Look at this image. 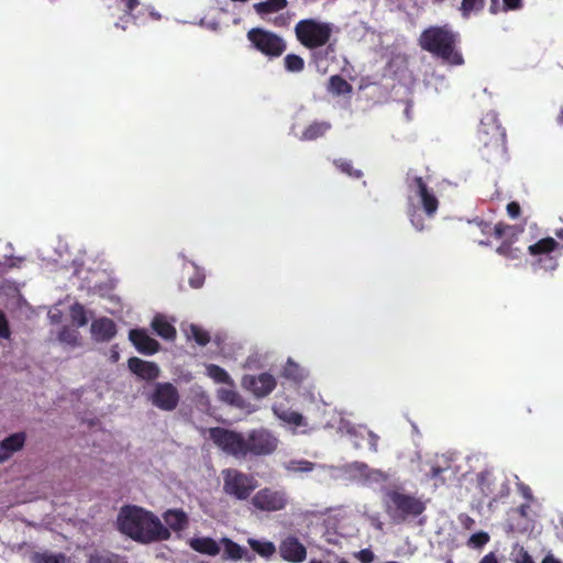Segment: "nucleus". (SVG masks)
<instances>
[{
    "instance_id": "nucleus-1",
    "label": "nucleus",
    "mask_w": 563,
    "mask_h": 563,
    "mask_svg": "<svg viewBox=\"0 0 563 563\" xmlns=\"http://www.w3.org/2000/svg\"><path fill=\"white\" fill-rule=\"evenodd\" d=\"M209 439L223 453L236 460L271 455L279 444L278 438L265 428L253 429L245 437L235 430L213 427L209 429Z\"/></svg>"
},
{
    "instance_id": "nucleus-2",
    "label": "nucleus",
    "mask_w": 563,
    "mask_h": 563,
    "mask_svg": "<svg viewBox=\"0 0 563 563\" xmlns=\"http://www.w3.org/2000/svg\"><path fill=\"white\" fill-rule=\"evenodd\" d=\"M119 530L140 543L165 541L170 538V531L151 511L137 506H125L118 516Z\"/></svg>"
},
{
    "instance_id": "nucleus-3",
    "label": "nucleus",
    "mask_w": 563,
    "mask_h": 563,
    "mask_svg": "<svg viewBox=\"0 0 563 563\" xmlns=\"http://www.w3.org/2000/svg\"><path fill=\"white\" fill-rule=\"evenodd\" d=\"M459 43V33L448 25L430 26L421 33L419 38V45L423 51L452 66L464 64L463 55L457 48Z\"/></svg>"
},
{
    "instance_id": "nucleus-4",
    "label": "nucleus",
    "mask_w": 563,
    "mask_h": 563,
    "mask_svg": "<svg viewBox=\"0 0 563 563\" xmlns=\"http://www.w3.org/2000/svg\"><path fill=\"white\" fill-rule=\"evenodd\" d=\"M477 143L482 157L487 162L501 159L506 155V132L493 118L481 121Z\"/></svg>"
},
{
    "instance_id": "nucleus-5",
    "label": "nucleus",
    "mask_w": 563,
    "mask_h": 563,
    "mask_svg": "<svg viewBox=\"0 0 563 563\" xmlns=\"http://www.w3.org/2000/svg\"><path fill=\"white\" fill-rule=\"evenodd\" d=\"M384 503L386 514L394 523H402L409 517H418L426 510L421 499L396 489L385 494Z\"/></svg>"
},
{
    "instance_id": "nucleus-6",
    "label": "nucleus",
    "mask_w": 563,
    "mask_h": 563,
    "mask_svg": "<svg viewBox=\"0 0 563 563\" xmlns=\"http://www.w3.org/2000/svg\"><path fill=\"white\" fill-rule=\"evenodd\" d=\"M297 41L308 49L327 45L332 36L333 25L317 19H302L295 25Z\"/></svg>"
},
{
    "instance_id": "nucleus-7",
    "label": "nucleus",
    "mask_w": 563,
    "mask_h": 563,
    "mask_svg": "<svg viewBox=\"0 0 563 563\" xmlns=\"http://www.w3.org/2000/svg\"><path fill=\"white\" fill-rule=\"evenodd\" d=\"M223 492L238 500H246L257 487V481L253 475L243 473L236 468H225L221 472Z\"/></svg>"
},
{
    "instance_id": "nucleus-8",
    "label": "nucleus",
    "mask_w": 563,
    "mask_h": 563,
    "mask_svg": "<svg viewBox=\"0 0 563 563\" xmlns=\"http://www.w3.org/2000/svg\"><path fill=\"white\" fill-rule=\"evenodd\" d=\"M247 40L255 49L269 58L282 56L287 48V44L282 36L261 27L251 29L247 32Z\"/></svg>"
},
{
    "instance_id": "nucleus-9",
    "label": "nucleus",
    "mask_w": 563,
    "mask_h": 563,
    "mask_svg": "<svg viewBox=\"0 0 563 563\" xmlns=\"http://www.w3.org/2000/svg\"><path fill=\"white\" fill-rule=\"evenodd\" d=\"M288 503L289 497L285 489H275L272 487H264L257 490L251 499V504L255 509L265 512L284 510Z\"/></svg>"
},
{
    "instance_id": "nucleus-10",
    "label": "nucleus",
    "mask_w": 563,
    "mask_h": 563,
    "mask_svg": "<svg viewBox=\"0 0 563 563\" xmlns=\"http://www.w3.org/2000/svg\"><path fill=\"white\" fill-rule=\"evenodd\" d=\"M178 389L172 383H156L150 397L156 408L164 411H173L179 404Z\"/></svg>"
},
{
    "instance_id": "nucleus-11",
    "label": "nucleus",
    "mask_w": 563,
    "mask_h": 563,
    "mask_svg": "<svg viewBox=\"0 0 563 563\" xmlns=\"http://www.w3.org/2000/svg\"><path fill=\"white\" fill-rule=\"evenodd\" d=\"M278 551L280 558L289 563H302L307 558V548L292 534L282 539Z\"/></svg>"
},
{
    "instance_id": "nucleus-12",
    "label": "nucleus",
    "mask_w": 563,
    "mask_h": 563,
    "mask_svg": "<svg viewBox=\"0 0 563 563\" xmlns=\"http://www.w3.org/2000/svg\"><path fill=\"white\" fill-rule=\"evenodd\" d=\"M244 388L249 389L255 397L263 398L269 395L276 387V379L268 373L257 376L246 375L242 379Z\"/></svg>"
},
{
    "instance_id": "nucleus-13",
    "label": "nucleus",
    "mask_w": 563,
    "mask_h": 563,
    "mask_svg": "<svg viewBox=\"0 0 563 563\" xmlns=\"http://www.w3.org/2000/svg\"><path fill=\"white\" fill-rule=\"evenodd\" d=\"M409 188L413 190L421 199L423 210L428 216H433L439 207L437 197L428 189L423 178L416 176L409 181Z\"/></svg>"
},
{
    "instance_id": "nucleus-14",
    "label": "nucleus",
    "mask_w": 563,
    "mask_h": 563,
    "mask_svg": "<svg viewBox=\"0 0 563 563\" xmlns=\"http://www.w3.org/2000/svg\"><path fill=\"white\" fill-rule=\"evenodd\" d=\"M129 339L141 354L153 355L159 350V343L144 329H132Z\"/></svg>"
},
{
    "instance_id": "nucleus-15",
    "label": "nucleus",
    "mask_w": 563,
    "mask_h": 563,
    "mask_svg": "<svg viewBox=\"0 0 563 563\" xmlns=\"http://www.w3.org/2000/svg\"><path fill=\"white\" fill-rule=\"evenodd\" d=\"M128 368L143 380H154L159 376V367L154 362L133 356L128 360Z\"/></svg>"
},
{
    "instance_id": "nucleus-16",
    "label": "nucleus",
    "mask_w": 563,
    "mask_h": 563,
    "mask_svg": "<svg viewBox=\"0 0 563 563\" xmlns=\"http://www.w3.org/2000/svg\"><path fill=\"white\" fill-rule=\"evenodd\" d=\"M92 339L97 342H109L117 335V325L114 321L107 317H101L92 321L90 327Z\"/></svg>"
},
{
    "instance_id": "nucleus-17",
    "label": "nucleus",
    "mask_w": 563,
    "mask_h": 563,
    "mask_svg": "<svg viewBox=\"0 0 563 563\" xmlns=\"http://www.w3.org/2000/svg\"><path fill=\"white\" fill-rule=\"evenodd\" d=\"M26 441L25 432H16L0 442V464L7 462L15 452L23 449Z\"/></svg>"
},
{
    "instance_id": "nucleus-18",
    "label": "nucleus",
    "mask_w": 563,
    "mask_h": 563,
    "mask_svg": "<svg viewBox=\"0 0 563 563\" xmlns=\"http://www.w3.org/2000/svg\"><path fill=\"white\" fill-rule=\"evenodd\" d=\"M189 547L201 554L217 556L220 553V544L210 537H196L189 540Z\"/></svg>"
},
{
    "instance_id": "nucleus-19",
    "label": "nucleus",
    "mask_w": 563,
    "mask_h": 563,
    "mask_svg": "<svg viewBox=\"0 0 563 563\" xmlns=\"http://www.w3.org/2000/svg\"><path fill=\"white\" fill-rule=\"evenodd\" d=\"M220 543L224 548V552L222 555L223 560L238 561V560L245 559L247 561H251L253 559L252 555L247 554L246 549H244L243 547H241L240 544H238L236 542H234L233 540H231L229 538H222L220 540Z\"/></svg>"
},
{
    "instance_id": "nucleus-20",
    "label": "nucleus",
    "mask_w": 563,
    "mask_h": 563,
    "mask_svg": "<svg viewBox=\"0 0 563 563\" xmlns=\"http://www.w3.org/2000/svg\"><path fill=\"white\" fill-rule=\"evenodd\" d=\"M163 518L167 527L174 531H181L188 526V516L183 509H168Z\"/></svg>"
},
{
    "instance_id": "nucleus-21",
    "label": "nucleus",
    "mask_w": 563,
    "mask_h": 563,
    "mask_svg": "<svg viewBox=\"0 0 563 563\" xmlns=\"http://www.w3.org/2000/svg\"><path fill=\"white\" fill-rule=\"evenodd\" d=\"M151 325L157 335L165 340H174L176 338L175 327L162 314H156Z\"/></svg>"
},
{
    "instance_id": "nucleus-22",
    "label": "nucleus",
    "mask_w": 563,
    "mask_h": 563,
    "mask_svg": "<svg viewBox=\"0 0 563 563\" xmlns=\"http://www.w3.org/2000/svg\"><path fill=\"white\" fill-rule=\"evenodd\" d=\"M331 129V123L327 121H314L302 132V141H313L323 136Z\"/></svg>"
},
{
    "instance_id": "nucleus-23",
    "label": "nucleus",
    "mask_w": 563,
    "mask_h": 563,
    "mask_svg": "<svg viewBox=\"0 0 563 563\" xmlns=\"http://www.w3.org/2000/svg\"><path fill=\"white\" fill-rule=\"evenodd\" d=\"M288 5L287 0H265L254 4L257 14L265 15L284 10Z\"/></svg>"
},
{
    "instance_id": "nucleus-24",
    "label": "nucleus",
    "mask_w": 563,
    "mask_h": 563,
    "mask_svg": "<svg viewBox=\"0 0 563 563\" xmlns=\"http://www.w3.org/2000/svg\"><path fill=\"white\" fill-rule=\"evenodd\" d=\"M559 243L553 238H544L528 247L531 255L550 254L558 247Z\"/></svg>"
},
{
    "instance_id": "nucleus-25",
    "label": "nucleus",
    "mask_w": 563,
    "mask_h": 563,
    "mask_svg": "<svg viewBox=\"0 0 563 563\" xmlns=\"http://www.w3.org/2000/svg\"><path fill=\"white\" fill-rule=\"evenodd\" d=\"M305 369L289 358L284 366L283 377L294 382L295 384H299L305 379Z\"/></svg>"
},
{
    "instance_id": "nucleus-26",
    "label": "nucleus",
    "mask_w": 563,
    "mask_h": 563,
    "mask_svg": "<svg viewBox=\"0 0 563 563\" xmlns=\"http://www.w3.org/2000/svg\"><path fill=\"white\" fill-rule=\"evenodd\" d=\"M251 549L262 558H271L276 552V547L272 541H260L253 538L247 539Z\"/></svg>"
},
{
    "instance_id": "nucleus-27",
    "label": "nucleus",
    "mask_w": 563,
    "mask_h": 563,
    "mask_svg": "<svg viewBox=\"0 0 563 563\" xmlns=\"http://www.w3.org/2000/svg\"><path fill=\"white\" fill-rule=\"evenodd\" d=\"M352 89V86L340 75H333L329 79L328 90L333 95H346L350 93Z\"/></svg>"
},
{
    "instance_id": "nucleus-28",
    "label": "nucleus",
    "mask_w": 563,
    "mask_h": 563,
    "mask_svg": "<svg viewBox=\"0 0 563 563\" xmlns=\"http://www.w3.org/2000/svg\"><path fill=\"white\" fill-rule=\"evenodd\" d=\"M512 244V240H504L503 243L496 249L497 254L510 261L521 258L522 251L519 247H514Z\"/></svg>"
},
{
    "instance_id": "nucleus-29",
    "label": "nucleus",
    "mask_w": 563,
    "mask_h": 563,
    "mask_svg": "<svg viewBox=\"0 0 563 563\" xmlns=\"http://www.w3.org/2000/svg\"><path fill=\"white\" fill-rule=\"evenodd\" d=\"M284 467L287 472L291 473H309L313 471L314 463L299 459V460H289L288 462L284 463Z\"/></svg>"
},
{
    "instance_id": "nucleus-30",
    "label": "nucleus",
    "mask_w": 563,
    "mask_h": 563,
    "mask_svg": "<svg viewBox=\"0 0 563 563\" xmlns=\"http://www.w3.org/2000/svg\"><path fill=\"white\" fill-rule=\"evenodd\" d=\"M207 374L211 377L216 383L228 384L233 386V380L228 374V372L216 364H210L207 366Z\"/></svg>"
},
{
    "instance_id": "nucleus-31",
    "label": "nucleus",
    "mask_w": 563,
    "mask_h": 563,
    "mask_svg": "<svg viewBox=\"0 0 563 563\" xmlns=\"http://www.w3.org/2000/svg\"><path fill=\"white\" fill-rule=\"evenodd\" d=\"M187 335L200 346H206L210 342L209 332L197 324H190Z\"/></svg>"
},
{
    "instance_id": "nucleus-32",
    "label": "nucleus",
    "mask_w": 563,
    "mask_h": 563,
    "mask_svg": "<svg viewBox=\"0 0 563 563\" xmlns=\"http://www.w3.org/2000/svg\"><path fill=\"white\" fill-rule=\"evenodd\" d=\"M284 66L288 73H300L305 68V60L301 56L290 53L284 57Z\"/></svg>"
},
{
    "instance_id": "nucleus-33",
    "label": "nucleus",
    "mask_w": 563,
    "mask_h": 563,
    "mask_svg": "<svg viewBox=\"0 0 563 563\" xmlns=\"http://www.w3.org/2000/svg\"><path fill=\"white\" fill-rule=\"evenodd\" d=\"M333 165L349 177L358 179L363 176L362 170L354 168L352 162L345 158H336L333 161Z\"/></svg>"
},
{
    "instance_id": "nucleus-34",
    "label": "nucleus",
    "mask_w": 563,
    "mask_h": 563,
    "mask_svg": "<svg viewBox=\"0 0 563 563\" xmlns=\"http://www.w3.org/2000/svg\"><path fill=\"white\" fill-rule=\"evenodd\" d=\"M69 312L71 321L77 327H85L88 323L87 311L81 303L75 302L74 305H71Z\"/></svg>"
},
{
    "instance_id": "nucleus-35",
    "label": "nucleus",
    "mask_w": 563,
    "mask_h": 563,
    "mask_svg": "<svg viewBox=\"0 0 563 563\" xmlns=\"http://www.w3.org/2000/svg\"><path fill=\"white\" fill-rule=\"evenodd\" d=\"M493 231L496 239L505 238L507 231H511V236L518 238V235L523 232V228L498 222L494 225Z\"/></svg>"
},
{
    "instance_id": "nucleus-36",
    "label": "nucleus",
    "mask_w": 563,
    "mask_h": 563,
    "mask_svg": "<svg viewBox=\"0 0 563 563\" xmlns=\"http://www.w3.org/2000/svg\"><path fill=\"white\" fill-rule=\"evenodd\" d=\"M279 419L284 422L291 424L294 427H305L307 426L305 417L294 410H285L278 415Z\"/></svg>"
},
{
    "instance_id": "nucleus-37",
    "label": "nucleus",
    "mask_w": 563,
    "mask_h": 563,
    "mask_svg": "<svg viewBox=\"0 0 563 563\" xmlns=\"http://www.w3.org/2000/svg\"><path fill=\"white\" fill-rule=\"evenodd\" d=\"M67 559L64 553H35L33 556V563H66Z\"/></svg>"
},
{
    "instance_id": "nucleus-38",
    "label": "nucleus",
    "mask_w": 563,
    "mask_h": 563,
    "mask_svg": "<svg viewBox=\"0 0 563 563\" xmlns=\"http://www.w3.org/2000/svg\"><path fill=\"white\" fill-rule=\"evenodd\" d=\"M218 398L229 405H240L241 401V396L232 388V386L230 388H220L218 390Z\"/></svg>"
},
{
    "instance_id": "nucleus-39",
    "label": "nucleus",
    "mask_w": 563,
    "mask_h": 563,
    "mask_svg": "<svg viewBox=\"0 0 563 563\" xmlns=\"http://www.w3.org/2000/svg\"><path fill=\"white\" fill-rule=\"evenodd\" d=\"M485 5V0H462L461 13L464 18H468L473 11H481Z\"/></svg>"
},
{
    "instance_id": "nucleus-40",
    "label": "nucleus",
    "mask_w": 563,
    "mask_h": 563,
    "mask_svg": "<svg viewBox=\"0 0 563 563\" xmlns=\"http://www.w3.org/2000/svg\"><path fill=\"white\" fill-rule=\"evenodd\" d=\"M78 331L69 327H63L58 333V340L71 346L78 344Z\"/></svg>"
},
{
    "instance_id": "nucleus-41",
    "label": "nucleus",
    "mask_w": 563,
    "mask_h": 563,
    "mask_svg": "<svg viewBox=\"0 0 563 563\" xmlns=\"http://www.w3.org/2000/svg\"><path fill=\"white\" fill-rule=\"evenodd\" d=\"M489 540H490V538L487 532L479 531V532L473 533L470 537V539L467 541V545L470 548H474V549H482L485 544H487L489 542Z\"/></svg>"
},
{
    "instance_id": "nucleus-42",
    "label": "nucleus",
    "mask_w": 563,
    "mask_h": 563,
    "mask_svg": "<svg viewBox=\"0 0 563 563\" xmlns=\"http://www.w3.org/2000/svg\"><path fill=\"white\" fill-rule=\"evenodd\" d=\"M88 563H120L119 555L108 554H95L91 555Z\"/></svg>"
},
{
    "instance_id": "nucleus-43",
    "label": "nucleus",
    "mask_w": 563,
    "mask_h": 563,
    "mask_svg": "<svg viewBox=\"0 0 563 563\" xmlns=\"http://www.w3.org/2000/svg\"><path fill=\"white\" fill-rule=\"evenodd\" d=\"M515 563H534V561L523 547H518L515 549Z\"/></svg>"
},
{
    "instance_id": "nucleus-44",
    "label": "nucleus",
    "mask_w": 563,
    "mask_h": 563,
    "mask_svg": "<svg viewBox=\"0 0 563 563\" xmlns=\"http://www.w3.org/2000/svg\"><path fill=\"white\" fill-rule=\"evenodd\" d=\"M11 335L8 319L3 311L0 310V338L9 339Z\"/></svg>"
},
{
    "instance_id": "nucleus-45",
    "label": "nucleus",
    "mask_w": 563,
    "mask_h": 563,
    "mask_svg": "<svg viewBox=\"0 0 563 563\" xmlns=\"http://www.w3.org/2000/svg\"><path fill=\"white\" fill-rule=\"evenodd\" d=\"M446 471L445 467H441L439 465H433L430 470L429 477L431 479H437L440 482L441 485L445 483L444 478L442 477V474Z\"/></svg>"
},
{
    "instance_id": "nucleus-46",
    "label": "nucleus",
    "mask_w": 563,
    "mask_h": 563,
    "mask_svg": "<svg viewBox=\"0 0 563 563\" xmlns=\"http://www.w3.org/2000/svg\"><path fill=\"white\" fill-rule=\"evenodd\" d=\"M507 213L510 218L516 219L520 216L521 208L517 201H511L507 205Z\"/></svg>"
},
{
    "instance_id": "nucleus-47",
    "label": "nucleus",
    "mask_w": 563,
    "mask_h": 563,
    "mask_svg": "<svg viewBox=\"0 0 563 563\" xmlns=\"http://www.w3.org/2000/svg\"><path fill=\"white\" fill-rule=\"evenodd\" d=\"M205 283V275L200 272H196L192 277L189 278V285L192 288H200Z\"/></svg>"
},
{
    "instance_id": "nucleus-48",
    "label": "nucleus",
    "mask_w": 563,
    "mask_h": 563,
    "mask_svg": "<svg viewBox=\"0 0 563 563\" xmlns=\"http://www.w3.org/2000/svg\"><path fill=\"white\" fill-rule=\"evenodd\" d=\"M357 558L362 563H372L374 561V553L369 549H363L357 553Z\"/></svg>"
},
{
    "instance_id": "nucleus-49",
    "label": "nucleus",
    "mask_w": 563,
    "mask_h": 563,
    "mask_svg": "<svg viewBox=\"0 0 563 563\" xmlns=\"http://www.w3.org/2000/svg\"><path fill=\"white\" fill-rule=\"evenodd\" d=\"M460 522L467 530L473 529L475 526V520L465 514L460 516Z\"/></svg>"
},
{
    "instance_id": "nucleus-50",
    "label": "nucleus",
    "mask_w": 563,
    "mask_h": 563,
    "mask_svg": "<svg viewBox=\"0 0 563 563\" xmlns=\"http://www.w3.org/2000/svg\"><path fill=\"white\" fill-rule=\"evenodd\" d=\"M522 0H504V9L507 10H517L521 8Z\"/></svg>"
},
{
    "instance_id": "nucleus-51",
    "label": "nucleus",
    "mask_w": 563,
    "mask_h": 563,
    "mask_svg": "<svg viewBox=\"0 0 563 563\" xmlns=\"http://www.w3.org/2000/svg\"><path fill=\"white\" fill-rule=\"evenodd\" d=\"M121 2L124 3V11L128 13V14H131L132 11L134 9H136L140 4V1L139 0H121Z\"/></svg>"
},
{
    "instance_id": "nucleus-52",
    "label": "nucleus",
    "mask_w": 563,
    "mask_h": 563,
    "mask_svg": "<svg viewBox=\"0 0 563 563\" xmlns=\"http://www.w3.org/2000/svg\"><path fill=\"white\" fill-rule=\"evenodd\" d=\"M378 435H376L374 432H369L368 433V444H369V449L373 451V452H377L378 450Z\"/></svg>"
},
{
    "instance_id": "nucleus-53",
    "label": "nucleus",
    "mask_w": 563,
    "mask_h": 563,
    "mask_svg": "<svg viewBox=\"0 0 563 563\" xmlns=\"http://www.w3.org/2000/svg\"><path fill=\"white\" fill-rule=\"evenodd\" d=\"M479 563H499L496 554L494 552H489L485 554Z\"/></svg>"
},
{
    "instance_id": "nucleus-54",
    "label": "nucleus",
    "mask_w": 563,
    "mask_h": 563,
    "mask_svg": "<svg viewBox=\"0 0 563 563\" xmlns=\"http://www.w3.org/2000/svg\"><path fill=\"white\" fill-rule=\"evenodd\" d=\"M556 123L563 128V107L560 106L556 113Z\"/></svg>"
},
{
    "instance_id": "nucleus-55",
    "label": "nucleus",
    "mask_w": 563,
    "mask_h": 563,
    "mask_svg": "<svg viewBox=\"0 0 563 563\" xmlns=\"http://www.w3.org/2000/svg\"><path fill=\"white\" fill-rule=\"evenodd\" d=\"M541 563H562L560 560L555 559L552 554H548L544 556Z\"/></svg>"
},
{
    "instance_id": "nucleus-56",
    "label": "nucleus",
    "mask_w": 563,
    "mask_h": 563,
    "mask_svg": "<svg viewBox=\"0 0 563 563\" xmlns=\"http://www.w3.org/2000/svg\"><path fill=\"white\" fill-rule=\"evenodd\" d=\"M498 2H499V0H492V4L489 8L490 13H493V14L498 13V11H499Z\"/></svg>"
},
{
    "instance_id": "nucleus-57",
    "label": "nucleus",
    "mask_w": 563,
    "mask_h": 563,
    "mask_svg": "<svg viewBox=\"0 0 563 563\" xmlns=\"http://www.w3.org/2000/svg\"><path fill=\"white\" fill-rule=\"evenodd\" d=\"M411 222L416 227L417 230L422 231L424 229L422 219L416 220L415 218H412Z\"/></svg>"
},
{
    "instance_id": "nucleus-58",
    "label": "nucleus",
    "mask_w": 563,
    "mask_h": 563,
    "mask_svg": "<svg viewBox=\"0 0 563 563\" xmlns=\"http://www.w3.org/2000/svg\"><path fill=\"white\" fill-rule=\"evenodd\" d=\"M529 509V506L528 505H521L518 509V511L520 512L521 516L526 517L527 516V510Z\"/></svg>"
},
{
    "instance_id": "nucleus-59",
    "label": "nucleus",
    "mask_w": 563,
    "mask_h": 563,
    "mask_svg": "<svg viewBox=\"0 0 563 563\" xmlns=\"http://www.w3.org/2000/svg\"><path fill=\"white\" fill-rule=\"evenodd\" d=\"M111 358L113 362H117L119 360V352L114 349L111 351Z\"/></svg>"
},
{
    "instance_id": "nucleus-60",
    "label": "nucleus",
    "mask_w": 563,
    "mask_h": 563,
    "mask_svg": "<svg viewBox=\"0 0 563 563\" xmlns=\"http://www.w3.org/2000/svg\"><path fill=\"white\" fill-rule=\"evenodd\" d=\"M488 475V473H485V472H482L479 475H478V481L481 483V485H483L486 476Z\"/></svg>"
},
{
    "instance_id": "nucleus-61",
    "label": "nucleus",
    "mask_w": 563,
    "mask_h": 563,
    "mask_svg": "<svg viewBox=\"0 0 563 563\" xmlns=\"http://www.w3.org/2000/svg\"><path fill=\"white\" fill-rule=\"evenodd\" d=\"M504 239L505 240L506 239H510V240H512V243H514L518 238L511 236V231H507V233H506Z\"/></svg>"
},
{
    "instance_id": "nucleus-62",
    "label": "nucleus",
    "mask_w": 563,
    "mask_h": 563,
    "mask_svg": "<svg viewBox=\"0 0 563 563\" xmlns=\"http://www.w3.org/2000/svg\"><path fill=\"white\" fill-rule=\"evenodd\" d=\"M555 235L560 239H563V229L556 230Z\"/></svg>"
},
{
    "instance_id": "nucleus-63",
    "label": "nucleus",
    "mask_w": 563,
    "mask_h": 563,
    "mask_svg": "<svg viewBox=\"0 0 563 563\" xmlns=\"http://www.w3.org/2000/svg\"><path fill=\"white\" fill-rule=\"evenodd\" d=\"M385 563H399L397 561H388V562H385Z\"/></svg>"
}]
</instances>
